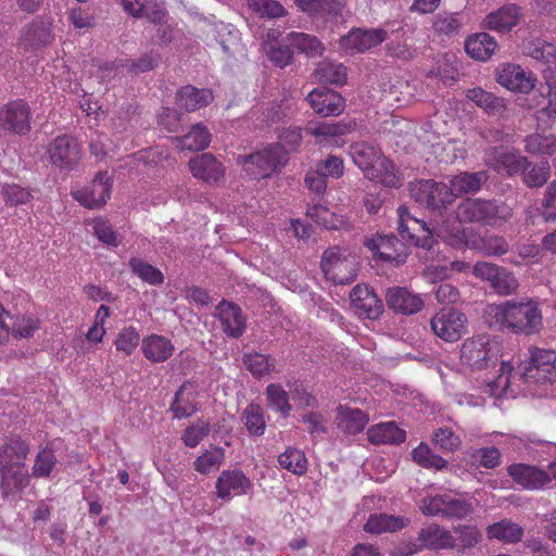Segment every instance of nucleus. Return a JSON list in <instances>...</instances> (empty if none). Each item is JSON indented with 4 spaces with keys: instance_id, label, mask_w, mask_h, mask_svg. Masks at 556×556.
Returning <instances> with one entry per match:
<instances>
[{
    "instance_id": "obj_19",
    "label": "nucleus",
    "mask_w": 556,
    "mask_h": 556,
    "mask_svg": "<svg viewBox=\"0 0 556 556\" xmlns=\"http://www.w3.org/2000/svg\"><path fill=\"white\" fill-rule=\"evenodd\" d=\"M111 190L112 182L108 172H100L88 187L73 191L72 194L83 206L97 208L110 199Z\"/></svg>"
},
{
    "instance_id": "obj_11",
    "label": "nucleus",
    "mask_w": 556,
    "mask_h": 556,
    "mask_svg": "<svg viewBox=\"0 0 556 556\" xmlns=\"http://www.w3.org/2000/svg\"><path fill=\"white\" fill-rule=\"evenodd\" d=\"M320 268L326 279L334 285L351 283L356 277L354 260L349 258L337 247L324 252Z\"/></svg>"
},
{
    "instance_id": "obj_57",
    "label": "nucleus",
    "mask_w": 556,
    "mask_h": 556,
    "mask_svg": "<svg viewBox=\"0 0 556 556\" xmlns=\"http://www.w3.org/2000/svg\"><path fill=\"white\" fill-rule=\"evenodd\" d=\"M522 180L526 186L530 188L542 187L546 184L551 176V167L548 162H541L539 164H532L530 167L521 172Z\"/></svg>"
},
{
    "instance_id": "obj_62",
    "label": "nucleus",
    "mask_w": 556,
    "mask_h": 556,
    "mask_svg": "<svg viewBox=\"0 0 556 556\" xmlns=\"http://www.w3.org/2000/svg\"><path fill=\"white\" fill-rule=\"evenodd\" d=\"M473 508L470 502L445 494L443 517L451 519H462L472 513Z\"/></svg>"
},
{
    "instance_id": "obj_4",
    "label": "nucleus",
    "mask_w": 556,
    "mask_h": 556,
    "mask_svg": "<svg viewBox=\"0 0 556 556\" xmlns=\"http://www.w3.org/2000/svg\"><path fill=\"white\" fill-rule=\"evenodd\" d=\"M351 155L355 165L368 179L386 187H401L402 181L395 173L394 164L383 156L376 146L367 142L354 143L351 147Z\"/></svg>"
},
{
    "instance_id": "obj_43",
    "label": "nucleus",
    "mask_w": 556,
    "mask_h": 556,
    "mask_svg": "<svg viewBox=\"0 0 556 556\" xmlns=\"http://www.w3.org/2000/svg\"><path fill=\"white\" fill-rule=\"evenodd\" d=\"M240 419L245 430L252 437H262L266 430L264 408L256 403H250L242 410Z\"/></svg>"
},
{
    "instance_id": "obj_20",
    "label": "nucleus",
    "mask_w": 556,
    "mask_h": 556,
    "mask_svg": "<svg viewBox=\"0 0 556 556\" xmlns=\"http://www.w3.org/2000/svg\"><path fill=\"white\" fill-rule=\"evenodd\" d=\"M496 80L510 91L529 93L535 87L536 77L518 64L506 63L497 70Z\"/></svg>"
},
{
    "instance_id": "obj_24",
    "label": "nucleus",
    "mask_w": 556,
    "mask_h": 556,
    "mask_svg": "<svg viewBox=\"0 0 556 556\" xmlns=\"http://www.w3.org/2000/svg\"><path fill=\"white\" fill-rule=\"evenodd\" d=\"M53 39L52 23L41 16L35 17L26 25L21 36L22 45L30 50H38L49 46Z\"/></svg>"
},
{
    "instance_id": "obj_40",
    "label": "nucleus",
    "mask_w": 556,
    "mask_h": 556,
    "mask_svg": "<svg viewBox=\"0 0 556 556\" xmlns=\"http://www.w3.org/2000/svg\"><path fill=\"white\" fill-rule=\"evenodd\" d=\"M296 7L314 20L336 16L341 11L338 0H294Z\"/></svg>"
},
{
    "instance_id": "obj_63",
    "label": "nucleus",
    "mask_w": 556,
    "mask_h": 556,
    "mask_svg": "<svg viewBox=\"0 0 556 556\" xmlns=\"http://www.w3.org/2000/svg\"><path fill=\"white\" fill-rule=\"evenodd\" d=\"M186 387L182 384L175 393L174 401L170 404V410L177 419L187 418L195 412L193 401L185 397Z\"/></svg>"
},
{
    "instance_id": "obj_22",
    "label": "nucleus",
    "mask_w": 556,
    "mask_h": 556,
    "mask_svg": "<svg viewBox=\"0 0 556 556\" xmlns=\"http://www.w3.org/2000/svg\"><path fill=\"white\" fill-rule=\"evenodd\" d=\"M251 489V480L239 469L222 471L215 483L216 496L226 502L247 494Z\"/></svg>"
},
{
    "instance_id": "obj_51",
    "label": "nucleus",
    "mask_w": 556,
    "mask_h": 556,
    "mask_svg": "<svg viewBox=\"0 0 556 556\" xmlns=\"http://www.w3.org/2000/svg\"><path fill=\"white\" fill-rule=\"evenodd\" d=\"M11 320L10 336L15 339L33 338L40 328V319L31 314L17 315Z\"/></svg>"
},
{
    "instance_id": "obj_17",
    "label": "nucleus",
    "mask_w": 556,
    "mask_h": 556,
    "mask_svg": "<svg viewBox=\"0 0 556 556\" xmlns=\"http://www.w3.org/2000/svg\"><path fill=\"white\" fill-rule=\"evenodd\" d=\"M387 38L388 33L383 28H354L341 38L340 48L351 54L364 53L379 46Z\"/></svg>"
},
{
    "instance_id": "obj_29",
    "label": "nucleus",
    "mask_w": 556,
    "mask_h": 556,
    "mask_svg": "<svg viewBox=\"0 0 556 556\" xmlns=\"http://www.w3.org/2000/svg\"><path fill=\"white\" fill-rule=\"evenodd\" d=\"M386 301L391 309L405 315L418 313L424 306V301L419 295L402 287L390 288L387 291Z\"/></svg>"
},
{
    "instance_id": "obj_42",
    "label": "nucleus",
    "mask_w": 556,
    "mask_h": 556,
    "mask_svg": "<svg viewBox=\"0 0 556 556\" xmlns=\"http://www.w3.org/2000/svg\"><path fill=\"white\" fill-rule=\"evenodd\" d=\"M489 540H497L503 543H517L523 536V529L509 519L494 522L486 528Z\"/></svg>"
},
{
    "instance_id": "obj_55",
    "label": "nucleus",
    "mask_w": 556,
    "mask_h": 556,
    "mask_svg": "<svg viewBox=\"0 0 556 556\" xmlns=\"http://www.w3.org/2000/svg\"><path fill=\"white\" fill-rule=\"evenodd\" d=\"M412 456L416 464L427 469L433 468L439 470L447 465V462L443 457L433 454L430 447L425 443H420L415 447L412 452Z\"/></svg>"
},
{
    "instance_id": "obj_16",
    "label": "nucleus",
    "mask_w": 556,
    "mask_h": 556,
    "mask_svg": "<svg viewBox=\"0 0 556 556\" xmlns=\"http://www.w3.org/2000/svg\"><path fill=\"white\" fill-rule=\"evenodd\" d=\"M485 163L497 173L515 176L527 170L531 162L528 157L508 151L504 147H493L485 153Z\"/></svg>"
},
{
    "instance_id": "obj_21",
    "label": "nucleus",
    "mask_w": 556,
    "mask_h": 556,
    "mask_svg": "<svg viewBox=\"0 0 556 556\" xmlns=\"http://www.w3.org/2000/svg\"><path fill=\"white\" fill-rule=\"evenodd\" d=\"M350 298L355 314L359 318L377 320L382 315L383 303L368 286L356 285Z\"/></svg>"
},
{
    "instance_id": "obj_5",
    "label": "nucleus",
    "mask_w": 556,
    "mask_h": 556,
    "mask_svg": "<svg viewBox=\"0 0 556 556\" xmlns=\"http://www.w3.org/2000/svg\"><path fill=\"white\" fill-rule=\"evenodd\" d=\"M287 161L285 150L278 144H268L254 153L239 155L237 160L256 179L269 177L285 166Z\"/></svg>"
},
{
    "instance_id": "obj_27",
    "label": "nucleus",
    "mask_w": 556,
    "mask_h": 556,
    "mask_svg": "<svg viewBox=\"0 0 556 556\" xmlns=\"http://www.w3.org/2000/svg\"><path fill=\"white\" fill-rule=\"evenodd\" d=\"M188 166L194 178L205 182H216L225 175L224 165L211 153L192 157Z\"/></svg>"
},
{
    "instance_id": "obj_26",
    "label": "nucleus",
    "mask_w": 556,
    "mask_h": 556,
    "mask_svg": "<svg viewBox=\"0 0 556 556\" xmlns=\"http://www.w3.org/2000/svg\"><path fill=\"white\" fill-rule=\"evenodd\" d=\"M507 471L517 484L527 490H539L551 482L549 473L535 466L513 464Z\"/></svg>"
},
{
    "instance_id": "obj_61",
    "label": "nucleus",
    "mask_w": 556,
    "mask_h": 556,
    "mask_svg": "<svg viewBox=\"0 0 556 556\" xmlns=\"http://www.w3.org/2000/svg\"><path fill=\"white\" fill-rule=\"evenodd\" d=\"M514 372V366L510 362L502 361L500 374L488 382L490 393L493 396H502L506 393L509 384L510 377Z\"/></svg>"
},
{
    "instance_id": "obj_45",
    "label": "nucleus",
    "mask_w": 556,
    "mask_h": 556,
    "mask_svg": "<svg viewBox=\"0 0 556 556\" xmlns=\"http://www.w3.org/2000/svg\"><path fill=\"white\" fill-rule=\"evenodd\" d=\"M346 67L342 63L325 60L318 63L314 77L319 83L343 85L346 81Z\"/></svg>"
},
{
    "instance_id": "obj_10",
    "label": "nucleus",
    "mask_w": 556,
    "mask_h": 556,
    "mask_svg": "<svg viewBox=\"0 0 556 556\" xmlns=\"http://www.w3.org/2000/svg\"><path fill=\"white\" fill-rule=\"evenodd\" d=\"M527 365L523 368L526 379L538 383L556 382V350L530 346Z\"/></svg>"
},
{
    "instance_id": "obj_23",
    "label": "nucleus",
    "mask_w": 556,
    "mask_h": 556,
    "mask_svg": "<svg viewBox=\"0 0 556 556\" xmlns=\"http://www.w3.org/2000/svg\"><path fill=\"white\" fill-rule=\"evenodd\" d=\"M215 316L223 332L228 338H240L247 329V318L241 307L232 302L222 301L216 306Z\"/></svg>"
},
{
    "instance_id": "obj_39",
    "label": "nucleus",
    "mask_w": 556,
    "mask_h": 556,
    "mask_svg": "<svg viewBox=\"0 0 556 556\" xmlns=\"http://www.w3.org/2000/svg\"><path fill=\"white\" fill-rule=\"evenodd\" d=\"M496 48V40L486 33L471 35L465 42L467 54L478 61H486L490 59Z\"/></svg>"
},
{
    "instance_id": "obj_7",
    "label": "nucleus",
    "mask_w": 556,
    "mask_h": 556,
    "mask_svg": "<svg viewBox=\"0 0 556 556\" xmlns=\"http://www.w3.org/2000/svg\"><path fill=\"white\" fill-rule=\"evenodd\" d=\"M501 353L500 343L489 334H478L462 344L460 358L472 369H484L494 364Z\"/></svg>"
},
{
    "instance_id": "obj_6",
    "label": "nucleus",
    "mask_w": 556,
    "mask_h": 556,
    "mask_svg": "<svg viewBox=\"0 0 556 556\" xmlns=\"http://www.w3.org/2000/svg\"><path fill=\"white\" fill-rule=\"evenodd\" d=\"M409 192L417 203L440 216L454 203L448 185L432 179L410 184Z\"/></svg>"
},
{
    "instance_id": "obj_18",
    "label": "nucleus",
    "mask_w": 556,
    "mask_h": 556,
    "mask_svg": "<svg viewBox=\"0 0 556 556\" xmlns=\"http://www.w3.org/2000/svg\"><path fill=\"white\" fill-rule=\"evenodd\" d=\"M532 102L529 108L535 110L538 121H556V76L544 77V83L540 84Z\"/></svg>"
},
{
    "instance_id": "obj_48",
    "label": "nucleus",
    "mask_w": 556,
    "mask_h": 556,
    "mask_svg": "<svg viewBox=\"0 0 556 556\" xmlns=\"http://www.w3.org/2000/svg\"><path fill=\"white\" fill-rule=\"evenodd\" d=\"M225 460V451L223 447L212 446L204 451L193 462V468L200 475L207 476L211 472L219 470Z\"/></svg>"
},
{
    "instance_id": "obj_30",
    "label": "nucleus",
    "mask_w": 556,
    "mask_h": 556,
    "mask_svg": "<svg viewBox=\"0 0 556 556\" xmlns=\"http://www.w3.org/2000/svg\"><path fill=\"white\" fill-rule=\"evenodd\" d=\"M305 131L313 136L320 147L338 146L339 138L350 132V126L343 123L316 122L309 123Z\"/></svg>"
},
{
    "instance_id": "obj_1",
    "label": "nucleus",
    "mask_w": 556,
    "mask_h": 556,
    "mask_svg": "<svg viewBox=\"0 0 556 556\" xmlns=\"http://www.w3.org/2000/svg\"><path fill=\"white\" fill-rule=\"evenodd\" d=\"M455 213L457 220L453 223L443 222L439 228V236L455 249H462L468 243L463 223L497 226L508 222L513 216V210L507 203L481 198L463 200L457 205Z\"/></svg>"
},
{
    "instance_id": "obj_59",
    "label": "nucleus",
    "mask_w": 556,
    "mask_h": 556,
    "mask_svg": "<svg viewBox=\"0 0 556 556\" xmlns=\"http://www.w3.org/2000/svg\"><path fill=\"white\" fill-rule=\"evenodd\" d=\"M249 8L261 17L278 18L287 14V10L277 0H249Z\"/></svg>"
},
{
    "instance_id": "obj_56",
    "label": "nucleus",
    "mask_w": 556,
    "mask_h": 556,
    "mask_svg": "<svg viewBox=\"0 0 556 556\" xmlns=\"http://www.w3.org/2000/svg\"><path fill=\"white\" fill-rule=\"evenodd\" d=\"M3 201L8 206H18L31 202L34 195L28 188L17 184H5L1 188Z\"/></svg>"
},
{
    "instance_id": "obj_28",
    "label": "nucleus",
    "mask_w": 556,
    "mask_h": 556,
    "mask_svg": "<svg viewBox=\"0 0 556 556\" xmlns=\"http://www.w3.org/2000/svg\"><path fill=\"white\" fill-rule=\"evenodd\" d=\"M520 18L521 8L515 3H508L489 13L484 18V26L491 30L507 33L519 24Z\"/></svg>"
},
{
    "instance_id": "obj_53",
    "label": "nucleus",
    "mask_w": 556,
    "mask_h": 556,
    "mask_svg": "<svg viewBox=\"0 0 556 556\" xmlns=\"http://www.w3.org/2000/svg\"><path fill=\"white\" fill-rule=\"evenodd\" d=\"M279 465L298 476H302L307 470V459L305 454L298 448L288 447L283 453L278 456Z\"/></svg>"
},
{
    "instance_id": "obj_31",
    "label": "nucleus",
    "mask_w": 556,
    "mask_h": 556,
    "mask_svg": "<svg viewBox=\"0 0 556 556\" xmlns=\"http://www.w3.org/2000/svg\"><path fill=\"white\" fill-rule=\"evenodd\" d=\"M213 99L214 96L211 89H199L191 85L181 87L176 92L175 97L178 108L187 112H194L205 108L213 101Z\"/></svg>"
},
{
    "instance_id": "obj_46",
    "label": "nucleus",
    "mask_w": 556,
    "mask_h": 556,
    "mask_svg": "<svg viewBox=\"0 0 556 556\" xmlns=\"http://www.w3.org/2000/svg\"><path fill=\"white\" fill-rule=\"evenodd\" d=\"M175 140L181 150L200 151L208 147L211 134L204 125L197 124L187 135L177 137Z\"/></svg>"
},
{
    "instance_id": "obj_8",
    "label": "nucleus",
    "mask_w": 556,
    "mask_h": 556,
    "mask_svg": "<svg viewBox=\"0 0 556 556\" xmlns=\"http://www.w3.org/2000/svg\"><path fill=\"white\" fill-rule=\"evenodd\" d=\"M472 274L489 282L490 288L498 295H511L519 288V280L513 271L491 262H477L472 267Z\"/></svg>"
},
{
    "instance_id": "obj_47",
    "label": "nucleus",
    "mask_w": 556,
    "mask_h": 556,
    "mask_svg": "<svg viewBox=\"0 0 556 556\" xmlns=\"http://www.w3.org/2000/svg\"><path fill=\"white\" fill-rule=\"evenodd\" d=\"M287 38L291 46L308 58L319 56L325 50L320 40L309 34L291 31L288 34Z\"/></svg>"
},
{
    "instance_id": "obj_36",
    "label": "nucleus",
    "mask_w": 556,
    "mask_h": 556,
    "mask_svg": "<svg viewBox=\"0 0 556 556\" xmlns=\"http://www.w3.org/2000/svg\"><path fill=\"white\" fill-rule=\"evenodd\" d=\"M369 421V416L358 408L340 405L336 417L338 428L346 434L361 433Z\"/></svg>"
},
{
    "instance_id": "obj_58",
    "label": "nucleus",
    "mask_w": 556,
    "mask_h": 556,
    "mask_svg": "<svg viewBox=\"0 0 556 556\" xmlns=\"http://www.w3.org/2000/svg\"><path fill=\"white\" fill-rule=\"evenodd\" d=\"M140 342V334L134 326H128L119 330L114 340V345L118 352L125 355H131Z\"/></svg>"
},
{
    "instance_id": "obj_64",
    "label": "nucleus",
    "mask_w": 556,
    "mask_h": 556,
    "mask_svg": "<svg viewBox=\"0 0 556 556\" xmlns=\"http://www.w3.org/2000/svg\"><path fill=\"white\" fill-rule=\"evenodd\" d=\"M208 433V422L198 420L184 431L181 440L187 447H195Z\"/></svg>"
},
{
    "instance_id": "obj_54",
    "label": "nucleus",
    "mask_w": 556,
    "mask_h": 556,
    "mask_svg": "<svg viewBox=\"0 0 556 556\" xmlns=\"http://www.w3.org/2000/svg\"><path fill=\"white\" fill-rule=\"evenodd\" d=\"M476 249L486 256L500 257L509 252V243L502 236L491 235L481 238Z\"/></svg>"
},
{
    "instance_id": "obj_14",
    "label": "nucleus",
    "mask_w": 556,
    "mask_h": 556,
    "mask_svg": "<svg viewBox=\"0 0 556 556\" xmlns=\"http://www.w3.org/2000/svg\"><path fill=\"white\" fill-rule=\"evenodd\" d=\"M467 317L455 308H442L431 319V329L442 340L456 342L466 332Z\"/></svg>"
},
{
    "instance_id": "obj_33",
    "label": "nucleus",
    "mask_w": 556,
    "mask_h": 556,
    "mask_svg": "<svg viewBox=\"0 0 556 556\" xmlns=\"http://www.w3.org/2000/svg\"><path fill=\"white\" fill-rule=\"evenodd\" d=\"M141 350L148 361L163 363L173 355L175 348L169 339L153 333L142 339Z\"/></svg>"
},
{
    "instance_id": "obj_9",
    "label": "nucleus",
    "mask_w": 556,
    "mask_h": 556,
    "mask_svg": "<svg viewBox=\"0 0 556 556\" xmlns=\"http://www.w3.org/2000/svg\"><path fill=\"white\" fill-rule=\"evenodd\" d=\"M47 154L52 166L60 170L75 169L81 159V146L77 138L64 134L56 136L47 147Z\"/></svg>"
},
{
    "instance_id": "obj_50",
    "label": "nucleus",
    "mask_w": 556,
    "mask_h": 556,
    "mask_svg": "<svg viewBox=\"0 0 556 556\" xmlns=\"http://www.w3.org/2000/svg\"><path fill=\"white\" fill-rule=\"evenodd\" d=\"M58 463L54 448L46 445L35 456L31 476L36 479L48 478Z\"/></svg>"
},
{
    "instance_id": "obj_32",
    "label": "nucleus",
    "mask_w": 556,
    "mask_h": 556,
    "mask_svg": "<svg viewBox=\"0 0 556 556\" xmlns=\"http://www.w3.org/2000/svg\"><path fill=\"white\" fill-rule=\"evenodd\" d=\"M417 541L422 542L426 549L440 551L455 546V538L452 532L437 523L422 527L418 532Z\"/></svg>"
},
{
    "instance_id": "obj_38",
    "label": "nucleus",
    "mask_w": 556,
    "mask_h": 556,
    "mask_svg": "<svg viewBox=\"0 0 556 556\" xmlns=\"http://www.w3.org/2000/svg\"><path fill=\"white\" fill-rule=\"evenodd\" d=\"M466 98L483 109L489 115H503L507 109L505 99L480 87L468 89Z\"/></svg>"
},
{
    "instance_id": "obj_2",
    "label": "nucleus",
    "mask_w": 556,
    "mask_h": 556,
    "mask_svg": "<svg viewBox=\"0 0 556 556\" xmlns=\"http://www.w3.org/2000/svg\"><path fill=\"white\" fill-rule=\"evenodd\" d=\"M483 317L490 327L507 328L518 334H535L543 327L541 311L532 300L489 304L484 309Z\"/></svg>"
},
{
    "instance_id": "obj_60",
    "label": "nucleus",
    "mask_w": 556,
    "mask_h": 556,
    "mask_svg": "<svg viewBox=\"0 0 556 556\" xmlns=\"http://www.w3.org/2000/svg\"><path fill=\"white\" fill-rule=\"evenodd\" d=\"M433 29L437 34L452 35L462 27L460 14L457 12L438 13L433 18Z\"/></svg>"
},
{
    "instance_id": "obj_13",
    "label": "nucleus",
    "mask_w": 556,
    "mask_h": 556,
    "mask_svg": "<svg viewBox=\"0 0 556 556\" xmlns=\"http://www.w3.org/2000/svg\"><path fill=\"white\" fill-rule=\"evenodd\" d=\"M31 112L24 100L10 101L0 108V130L27 135L30 129Z\"/></svg>"
},
{
    "instance_id": "obj_15",
    "label": "nucleus",
    "mask_w": 556,
    "mask_h": 556,
    "mask_svg": "<svg viewBox=\"0 0 556 556\" xmlns=\"http://www.w3.org/2000/svg\"><path fill=\"white\" fill-rule=\"evenodd\" d=\"M399 232L404 240L416 247L431 249L433 236L427 224L410 215L406 206H399Z\"/></svg>"
},
{
    "instance_id": "obj_52",
    "label": "nucleus",
    "mask_w": 556,
    "mask_h": 556,
    "mask_svg": "<svg viewBox=\"0 0 556 556\" xmlns=\"http://www.w3.org/2000/svg\"><path fill=\"white\" fill-rule=\"evenodd\" d=\"M128 266L136 276L151 286H157L164 282L163 273L139 257H131L128 262Z\"/></svg>"
},
{
    "instance_id": "obj_3",
    "label": "nucleus",
    "mask_w": 556,
    "mask_h": 556,
    "mask_svg": "<svg viewBox=\"0 0 556 556\" xmlns=\"http://www.w3.org/2000/svg\"><path fill=\"white\" fill-rule=\"evenodd\" d=\"M29 452V443L20 435L7 437L0 445L1 490L5 496L28 484L25 460Z\"/></svg>"
},
{
    "instance_id": "obj_44",
    "label": "nucleus",
    "mask_w": 556,
    "mask_h": 556,
    "mask_svg": "<svg viewBox=\"0 0 556 556\" xmlns=\"http://www.w3.org/2000/svg\"><path fill=\"white\" fill-rule=\"evenodd\" d=\"M266 404L269 409L288 417L292 410L290 395L280 383H269L265 389Z\"/></svg>"
},
{
    "instance_id": "obj_37",
    "label": "nucleus",
    "mask_w": 556,
    "mask_h": 556,
    "mask_svg": "<svg viewBox=\"0 0 556 556\" xmlns=\"http://www.w3.org/2000/svg\"><path fill=\"white\" fill-rule=\"evenodd\" d=\"M488 180V175L485 172H477V173H460L454 176L450 180V190L453 194V200L465 193H476L478 192L482 185Z\"/></svg>"
},
{
    "instance_id": "obj_49",
    "label": "nucleus",
    "mask_w": 556,
    "mask_h": 556,
    "mask_svg": "<svg viewBox=\"0 0 556 556\" xmlns=\"http://www.w3.org/2000/svg\"><path fill=\"white\" fill-rule=\"evenodd\" d=\"M525 150L533 155H554L556 153V136L554 134H531L525 138Z\"/></svg>"
},
{
    "instance_id": "obj_12",
    "label": "nucleus",
    "mask_w": 556,
    "mask_h": 556,
    "mask_svg": "<svg viewBox=\"0 0 556 556\" xmlns=\"http://www.w3.org/2000/svg\"><path fill=\"white\" fill-rule=\"evenodd\" d=\"M365 247L370 250L376 260L391 263L395 266L405 263L408 252L406 245L394 235H375L367 238Z\"/></svg>"
},
{
    "instance_id": "obj_41",
    "label": "nucleus",
    "mask_w": 556,
    "mask_h": 556,
    "mask_svg": "<svg viewBox=\"0 0 556 556\" xmlns=\"http://www.w3.org/2000/svg\"><path fill=\"white\" fill-rule=\"evenodd\" d=\"M243 364L255 379H261L277 370V359L260 352L245 353Z\"/></svg>"
},
{
    "instance_id": "obj_34",
    "label": "nucleus",
    "mask_w": 556,
    "mask_h": 556,
    "mask_svg": "<svg viewBox=\"0 0 556 556\" xmlns=\"http://www.w3.org/2000/svg\"><path fill=\"white\" fill-rule=\"evenodd\" d=\"M408 525L409 519L405 517L380 513L371 514L368 517L364 525V530L370 534L393 533L406 528Z\"/></svg>"
},
{
    "instance_id": "obj_25",
    "label": "nucleus",
    "mask_w": 556,
    "mask_h": 556,
    "mask_svg": "<svg viewBox=\"0 0 556 556\" xmlns=\"http://www.w3.org/2000/svg\"><path fill=\"white\" fill-rule=\"evenodd\" d=\"M306 100L312 109L323 116H337L342 113L345 105L340 93L326 88L312 90Z\"/></svg>"
},
{
    "instance_id": "obj_35",
    "label": "nucleus",
    "mask_w": 556,
    "mask_h": 556,
    "mask_svg": "<svg viewBox=\"0 0 556 556\" xmlns=\"http://www.w3.org/2000/svg\"><path fill=\"white\" fill-rule=\"evenodd\" d=\"M367 438L371 444H401L406 439L405 430L397 427L394 421L374 425L367 430Z\"/></svg>"
}]
</instances>
